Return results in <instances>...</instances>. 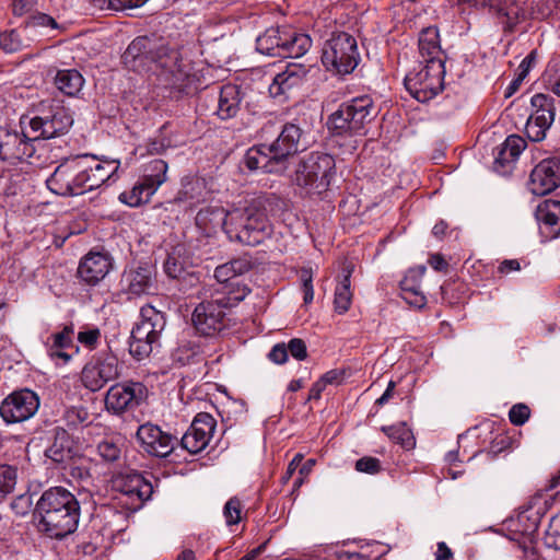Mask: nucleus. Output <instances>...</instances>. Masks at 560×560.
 <instances>
[{
    "instance_id": "f257e3e1",
    "label": "nucleus",
    "mask_w": 560,
    "mask_h": 560,
    "mask_svg": "<svg viewBox=\"0 0 560 560\" xmlns=\"http://www.w3.org/2000/svg\"><path fill=\"white\" fill-rule=\"evenodd\" d=\"M124 65L136 72H156L165 77V82L175 89H185L190 79V65L183 60L175 47L155 35L135 38L122 55Z\"/></svg>"
},
{
    "instance_id": "f03ea898",
    "label": "nucleus",
    "mask_w": 560,
    "mask_h": 560,
    "mask_svg": "<svg viewBox=\"0 0 560 560\" xmlns=\"http://www.w3.org/2000/svg\"><path fill=\"white\" fill-rule=\"evenodd\" d=\"M35 513L39 529L50 538L61 539L77 529L80 504L66 488L52 487L43 492Z\"/></svg>"
},
{
    "instance_id": "7ed1b4c3",
    "label": "nucleus",
    "mask_w": 560,
    "mask_h": 560,
    "mask_svg": "<svg viewBox=\"0 0 560 560\" xmlns=\"http://www.w3.org/2000/svg\"><path fill=\"white\" fill-rule=\"evenodd\" d=\"M376 116L377 109L372 97L362 95L342 103L328 117L327 126L343 152L353 153L366 135V126Z\"/></svg>"
},
{
    "instance_id": "20e7f679",
    "label": "nucleus",
    "mask_w": 560,
    "mask_h": 560,
    "mask_svg": "<svg viewBox=\"0 0 560 560\" xmlns=\"http://www.w3.org/2000/svg\"><path fill=\"white\" fill-rule=\"evenodd\" d=\"M307 147L304 131L295 124H285L270 144H258L247 150L244 163L250 171L282 173L287 161Z\"/></svg>"
},
{
    "instance_id": "39448f33",
    "label": "nucleus",
    "mask_w": 560,
    "mask_h": 560,
    "mask_svg": "<svg viewBox=\"0 0 560 560\" xmlns=\"http://www.w3.org/2000/svg\"><path fill=\"white\" fill-rule=\"evenodd\" d=\"M214 214L217 221L225 220L226 235L231 241L256 246L272 233V225L266 214L254 206L230 211L214 210Z\"/></svg>"
},
{
    "instance_id": "423d86ee",
    "label": "nucleus",
    "mask_w": 560,
    "mask_h": 560,
    "mask_svg": "<svg viewBox=\"0 0 560 560\" xmlns=\"http://www.w3.org/2000/svg\"><path fill=\"white\" fill-rule=\"evenodd\" d=\"M166 327V316L154 306L147 304L140 310L139 322L133 326L129 340L130 355L142 361L161 346V335Z\"/></svg>"
},
{
    "instance_id": "0eeeda50",
    "label": "nucleus",
    "mask_w": 560,
    "mask_h": 560,
    "mask_svg": "<svg viewBox=\"0 0 560 560\" xmlns=\"http://www.w3.org/2000/svg\"><path fill=\"white\" fill-rule=\"evenodd\" d=\"M336 175L335 159L327 153H311L298 164L294 183L307 194H320Z\"/></svg>"
},
{
    "instance_id": "6e6552de",
    "label": "nucleus",
    "mask_w": 560,
    "mask_h": 560,
    "mask_svg": "<svg viewBox=\"0 0 560 560\" xmlns=\"http://www.w3.org/2000/svg\"><path fill=\"white\" fill-rule=\"evenodd\" d=\"M320 60L334 74L351 73L360 61L357 39L346 32L334 33L323 46Z\"/></svg>"
},
{
    "instance_id": "1a4fd4ad",
    "label": "nucleus",
    "mask_w": 560,
    "mask_h": 560,
    "mask_svg": "<svg viewBox=\"0 0 560 560\" xmlns=\"http://www.w3.org/2000/svg\"><path fill=\"white\" fill-rule=\"evenodd\" d=\"M84 171L81 155L66 159L46 179L47 188L61 197L83 195L88 191Z\"/></svg>"
},
{
    "instance_id": "9d476101",
    "label": "nucleus",
    "mask_w": 560,
    "mask_h": 560,
    "mask_svg": "<svg viewBox=\"0 0 560 560\" xmlns=\"http://www.w3.org/2000/svg\"><path fill=\"white\" fill-rule=\"evenodd\" d=\"M445 67L443 60H434L405 78V86L410 95L421 103L435 97L444 86Z\"/></svg>"
},
{
    "instance_id": "9b49d317",
    "label": "nucleus",
    "mask_w": 560,
    "mask_h": 560,
    "mask_svg": "<svg viewBox=\"0 0 560 560\" xmlns=\"http://www.w3.org/2000/svg\"><path fill=\"white\" fill-rule=\"evenodd\" d=\"M121 365L118 358L112 352H101L91 358L83 366L81 382L83 386L97 392L107 383L119 377Z\"/></svg>"
},
{
    "instance_id": "f8f14e48",
    "label": "nucleus",
    "mask_w": 560,
    "mask_h": 560,
    "mask_svg": "<svg viewBox=\"0 0 560 560\" xmlns=\"http://www.w3.org/2000/svg\"><path fill=\"white\" fill-rule=\"evenodd\" d=\"M72 124L73 118L67 108L51 106L48 112L30 119L27 136L31 140L55 138L66 133Z\"/></svg>"
},
{
    "instance_id": "ddd939ff",
    "label": "nucleus",
    "mask_w": 560,
    "mask_h": 560,
    "mask_svg": "<svg viewBox=\"0 0 560 560\" xmlns=\"http://www.w3.org/2000/svg\"><path fill=\"white\" fill-rule=\"evenodd\" d=\"M39 408V397L31 389L11 393L0 404V416L8 424L24 422L35 416Z\"/></svg>"
},
{
    "instance_id": "4468645a",
    "label": "nucleus",
    "mask_w": 560,
    "mask_h": 560,
    "mask_svg": "<svg viewBox=\"0 0 560 560\" xmlns=\"http://www.w3.org/2000/svg\"><path fill=\"white\" fill-rule=\"evenodd\" d=\"M530 104L533 112L527 119L525 131L532 141L538 142L545 139L555 120L553 98L538 93L532 97Z\"/></svg>"
},
{
    "instance_id": "2eb2a0df",
    "label": "nucleus",
    "mask_w": 560,
    "mask_h": 560,
    "mask_svg": "<svg viewBox=\"0 0 560 560\" xmlns=\"http://www.w3.org/2000/svg\"><path fill=\"white\" fill-rule=\"evenodd\" d=\"M225 306L223 299L202 302L196 306L191 322L198 334L202 336H214L225 326Z\"/></svg>"
},
{
    "instance_id": "dca6fc26",
    "label": "nucleus",
    "mask_w": 560,
    "mask_h": 560,
    "mask_svg": "<svg viewBox=\"0 0 560 560\" xmlns=\"http://www.w3.org/2000/svg\"><path fill=\"white\" fill-rule=\"evenodd\" d=\"M147 394L140 382L119 383L109 387L105 397L106 409L114 413L133 409L139 406Z\"/></svg>"
},
{
    "instance_id": "f3484780",
    "label": "nucleus",
    "mask_w": 560,
    "mask_h": 560,
    "mask_svg": "<svg viewBox=\"0 0 560 560\" xmlns=\"http://www.w3.org/2000/svg\"><path fill=\"white\" fill-rule=\"evenodd\" d=\"M560 185V159L548 158L540 161L532 171L528 188L537 196L553 191Z\"/></svg>"
},
{
    "instance_id": "a211bd4d",
    "label": "nucleus",
    "mask_w": 560,
    "mask_h": 560,
    "mask_svg": "<svg viewBox=\"0 0 560 560\" xmlns=\"http://www.w3.org/2000/svg\"><path fill=\"white\" fill-rule=\"evenodd\" d=\"M215 429L214 418L206 412L198 413L180 440L183 448L197 454L206 448Z\"/></svg>"
},
{
    "instance_id": "6ab92c4d",
    "label": "nucleus",
    "mask_w": 560,
    "mask_h": 560,
    "mask_svg": "<svg viewBox=\"0 0 560 560\" xmlns=\"http://www.w3.org/2000/svg\"><path fill=\"white\" fill-rule=\"evenodd\" d=\"M137 440L147 453L156 457L168 456L177 442L176 438L163 432L152 423H145L138 428Z\"/></svg>"
},
{
    "instance_id": "aec40b11",
    "label": "nucleus",
    "mask_w": 560,
    "mask_h": 560,
    "mask_svg": "<svg viewBox=\"0 0 560 560\" xmlns=\"http://www.w3.org/2000/svg\"><path fill=\"white\" fill-rule=\"evenodd\" d=\"M27 130L22 135L0 127V161L14 163L33 155Z\"/></svg>"
},
{
    "instance_id": "412c9836",
    "label": "nucleus",
    "mask_w": 560,
    "mask_h": 560,
    "mask_svg": "<svg viewBox=\"0 0 560 560\" xmlns=\"http://www.w3.org/2000/svg\"><path fill=\"white\" fill-rule=\"evenodd\" d=\"M82 165L85 168L84 179L88 191L100 188L108 182L118 171L119 162L117 160L101 161L94 155H81Z\"/></svg>"
},
{
    "instance_id": "4be33fe9",
    "label": "nucleus",
    "mask_w": 560,
    "mask_h": 560,
    "mask_svg": "<svg viewBox=\"0 0 560 560\" xmlns=\"http://www.w3.org/2000/svg\"><path fill=\"white\" fill-rule=\"evenodd\" d=\"M116 487L126 498L125 504L131 510L140 509L153 493L152 485L138 474L116 480Z\"/></svg>"
},
{
    "instance_id": "5701e85b",
    "label": "nucleus",
    "mask_w": 560,
    "mask_h": 560,
    "mask_svg": "<svg viewBox=\"0 0 560 560\" xmlns=\"http://www.w3.org/2000/svg\"><path fill=\"white\" fill-rule=\"evenodd\" d=\"M112 258L106 253L90 252L80 260L79 278L89 285H96L112 269Z\"/></svg>"
},
{
    "instance_id": "b1692460",
    "label": "nucleus",
    "mask_w": 560,
    "mask_h": 560,
    "mask_svg": "<svg viewBox=\"0 0 560 560\" xmlns=\"http://www.w3.org/2000/svg\"><path fill=\"white\" fill-rule=\"evenodd\" d=\"M308 69L303 65L290 63L284 71L278 73L269 85V93L273 98L285 100L291 90L300 86Z\"/></svg>"
},
{
    "instance_id": "393cba45",
    "label": "nucleus",
    "mask_w": 560,
    "mask_h": 560,
    "mask_svg": "<svg viewBox=\"0 0 560 560\" xmlns=\"http://www.w3.org/2000/svg\"><path fill=\"white\" fill-rule=\"evenodd\" d=\"M535 215L544 241H551L560 235V201L544 200L538 205Z\"/></svg>"
},
{
    "instance_id": "a878e982",
    "label": "nucleus",
    "mask_w": 560,
    "mask_h": 560,
    "mask_svg": "<svg viewBox=\"0 0 560 560\" xmlns=\"http://www.w3.org/2000/svg\"><path fill=\"white\" fill-rule=\"evenodd\" d=\"M122 282L129 294L140 296L156 290L154 270L150 266H139L125 271Z\"/></svg>"
},
{
    "instance_id": "bb28decb",
    "label": "nucleus",
    "mask_w": 560,
    "mask_h": 560,
    "mask_svg": "<svg viewBox=\"0 0 560 560\" xmlns=\"http://www.w3.org/2000/svg\"><path fill=\"white\" fill-rule=\"evenodd\" d=\"M425 267L419 270H410L400 282L402 300L411 307L421 310L427 304V298L420 288V278L423 276Z\"/></svg>"
},
{
    "instance_id": "cd10ccee",
    "label": "nucleus",
    "mask_w": 560,
    "mask_h": 560,
    "mask_svg": "<svg viewBox=\"0 0 560 560\" xmlns=\"http://www.w3.org/2000/svg\"><path fill=\"white\" fill-rule=\"evenodd\" d=\"M73 328L71 326H65L59 332L52 334L46 343L48 355L52 359H60L63 363L71 360L72 353L67 350L74 349L78 352V347L72 342Z\"/></svg>"
},
{
    "instance_id": "c85d7f7f",
    "label": "nucleus",
    "mask_w": 560,
    "mask_h": 560,
    "mask_svg": "<svg viewBox=\"0 0 560 560\" xmlns=\"http://www.w3.org/2000/svg\"><path fill=\"white\" fill-rule=\"evenodd\" d=\"M282 56L289 58H300L305 55L312 46V39L308 35L298 33L291 27H282Z\"/></svg>"
},
{
    "instance_id": "c756f323",
    "label": "nucleus",
    "mask_w": 560,
    "mask_h": 560,
    "mask_svg": "<svg viewBox=\"0 0 560 560\" xmlns=\"http://www.w3.org/2000/svg\"><path fill=\"white\" fill-rule=\"evenodd\" d=\"M242 102L241 89L235 84H225L221 88L218 98L217 115L226 120L236 116Z\"/></svg>"
},
{
    "instance_id": "7c9ffc66",
    "label": "nucleus",
    "mask_w": 560,
    "mask_h": 560,
    "mask_svg": "<svg viewBox=\"0 0 560 560\" xmlns=\"http://www.w3.org/2000/svg\"><path fill=\"white\" fill-rule=\"evenodd\" d=\"M353 267L351 264H346L342 268L341 279L338 281L335 289L334 306L338 314H345L351 306L352 292L350 277Z\"/></svg>"
},
{
    "instance_id": "2f4dec72",
    "label": "nucleus",
    "mask_w": 560,
    "mask_h": 560,
    "mask_svg": "<svg viewBox=\"0 0 560 560\" xmlns=\"http://www.w3.org/2000/svg\"><path fill=\"white\" fill-rule=\"evenodd\" d=\"M419 52L425 65L432 63L434 60H443L441 58L442 50L440 46L439 32L435 27H428L420 33Z\"/></svg>"
},
{
    "instance_id": "473e14b6",
    "label": "nucleus",
    "mask_w": 560,
    "mask_h": 560,
    "mask_svg": "<svg viewBox=\"0 0 560 560\" xmlns=\"http://www.w3.org/2000/svg\"><path fill=\"white\" fill-rule=\"evenodd\" d=\"M72 440L65 430H57L52 444L47 448L46 455L55 463L66 464L73 457Z\"/></svg>"
},
{
    "instance_id": "72a5a7b5",
    "label": "nucleus",
    "mask_w": 560,
    "mask_h": 560,
    "mask_svg": "<svg viewBox=\"0 0 560 560\" xmlns=\"http://www.w3.org/2000/svg\"><path fill=\"white\" fill-rule=\"evenodd\" d=\"M526 148V141L516 135L509 136L501 144L495 156L497 166H509L514 163Z\"/></svg>"
},
{
    "instance_id": "f704fd0d",
    "label": "nucleus",
    "mask_w": 560,
    "mask_h": 560,
    "mask_svg": "<svg viewBox=\"0 0 560 560\" xmlns=\"http://www.w3.org/2000/svg\"><path fill=\"white\" fill-rule=\"evenodd\" d=\"M84 82L83 75L75 69L59 70L55 75L56 88L68 96H78Z\"/></svg>"
},
{
    "instance_id": "c9c22d12",
    "label": "nucleus",
    "mask_w": 560,
    "mask_h": 560,
    "mask_svg": "<svg viewBox=\"0 0 560 560\" xmlns=\"http://www.w3.org/2000/svg\"><path fill=\"white\" fill-rule=\"evenodd\" d=\"M282 27L269 28L256 40V49L262 55L282 56Z\"/></svg>"
},
{
    "instance_id": "e433bc0d",
    "label": "nucleus",
    "mask_w": 560,
    "mask_h": 560,
    "mask_svg": "<svg viewBox=\"0 0 560 560\" xmlns=\"http://www.w3.org/2000/svg\"><path fill=\"white\" fill-rule=\"evenodd\" d=\"M167 163L155 159L150 161L143 171L142 180L149 185V194H154L166 182Z\"/></svg>"
},
{
    "instance_id": "4c0bfd02",
    "label": "nucleus",
    "mask_w": 560,
    "mask_h": 560,
    "mask_svg": "<svg viewBox=\"0 0 560 560\" xmlns=\"http://www.w3.org/2000/svg\"><path fill=\"white\" fill-rule=\"evenodd\" d=\"M252 265L247 259H234L226 264L220 265L214 270V278L221 282H229L230 280L247 272Z\"/></svg>"
},
{
    "instance_id": "58836bf2",
    "label": "nucleus",
    "mask_w": 560,
    "mask_h": 560,
    "mask_svg": "<svg viewBox=\"0 0 560 560\" xmlns=\"http://www.w3.org/2000/svg\"><path fill=\"white\" fill-rule=\"evenodd\" d=\"M149 185L141 180L136 184L130 190L122 191L119 195V200L129 207H139L145 203L154 194H149Z\"/></svg>"
},
{
    "instance_id": "ea45409f",
    "label": "nucleus",
    "mask_w": 560,
    "mask_h": 560,
    "mask_svg": "<svg viewBox=\"0 0 560 560\" xmlns=\"http://www.w3.org/2000/svg\"><path fill=\"white\" fill-rule=\"evenodd\" d=\"M383 431L389 439L401 445L404 448H412L416 444L415 438L406 423L384 427Z\"/></svg>"
},
{
    "instance_id": "a19ab883",
    "label": "nucleus",
    "mask_w": 560,
    "mask_h": 560,
    "mask_svg": "<svg viewBox=\"0 0 560 560\" xmlns=\"http://www.w3.org/2000/svg\"><path fill=\"white\" fill-rule=\"evenodd\" d=\"M16 482V467L0 465V502L14 491Z\"/></svg>"
},
{
    "instance_id": "79ce46f5",
    "label": "nucleus",
    "mask_w": 560,
    "mask_h": 560,
    "mask_svg": "<svg viewBox=\"0 0 560 560\" xmlns=\"http://www.w3.org/2000/svg\"><path fill=\"white\" fill-rule=\"evenodd\" d=\"M214 210H224L219 206H210L203 209H200L196 215V223L202 229H208L210 226H222L224 232L226 233V224L225 220L217 221V217L214 214Z\"/></svg>"
},
{
    "instance_id": "37998d69",
    "label": "nucleus",
    "mask_w": 560,
    "mask_h": 560,
    "mask_svg": "<svg viewBox=\"0 0 560 560\" xmlns=\"http://www.w3.org/2000/svg\"><path fill=\"white\" fill-rule=\"evenodd\" d=\"M165 273L173 279L180 278L185 272V261L179 259V249H174L168 254L164 262Z\"/></svg>"
},
{
    "instance_id": "c03bdc74",
    "label": "nucleus",
    "mask_w": 560,
    "mask_h": 560,
    "mask_svg": "<svg viewBox=\"0 0 560 560\" xmlns=\"http://www.w3.org/2000/svg\"><path fill=\"white\" fill-rule=\"evenodd\" d=\"M243 504L236 498H231L223 508V516L228 526L236 525L242 521Z\"/></svg>"
},
{
    "instance_id": "a18cd8bd",
    "label": "nucleus",
    "mask_w": 560,
    "mask_h": 560,
    "mask_svg": "<svg viewBox=\"0 0 560 560\" xmlns=\"http://www.w3.org/2000/svg\"><path fill=\"white\" fill-rule=\"evenodd\" d=\"M205 190V184L200 179H196L184 187L183 195L184 200L190 205H197L206 201V196L202 195Z\"/></svg>"
},
{
    "instance_id": "49530a36",
    "label": "nucleus",
    "mask_w": 560,
    "mask_h": 560,
    "mask_svg": "<svg viewBox=\"0 0 560 560\" xmlns=\"http://www.w3.org/2000/svg\"><path fill=\"white\" fill-rule=\"evenodd\" d=\"M98 455L108 463L115 462L120 457V447L113 441L104 440L97 444Z\"/></svg>"
},
{
    "instance_id": "de8ad7c7",
    "label": "nucleus",
    "mask_w": 560,
    "mask_h": 560,
    "mask_svg": "<svg viewBox=\"0 0 560 560\" xmlns=\"http://www.w3.org/2000/svg\"><path fill=\"white\" fill-rule=\"evenodd\" d=\"M542 81L550 91L560 96V68L556 65L548 66L542 75Z\"/></svg>"
},
{
    "instance_id": "09e8293b",
    "label": "nucleus",
    "mask_w": 560,
    "mask_h": 560,
    "mask_svg": "<svg viewBox=\"0 0 560 560\" xmlns=\"http://www.w3.org/2000/svg\"><path fill=\"white\" fill-rule=\"evenodd\" d=\"M0 46L5 52H15L22 48L21 36L16 31L5 32L0 35Z\"/></svg>"
},
{
    "instance_id": "8fccbe9b",
    "label": "nucleus",
    "mask_w": 560,
    "mask_h": 560,
    "mask_svg": "<svg viewBox=\"0 0 560 560\" xmlns=\"http://www.w3.org/2000/svg\"><path fill=\"white\" fill-rule=\"evenodd\" d=\"M546 534L547 545L560 549V513L550 520Z\"/></svg>"
},
{
    "instance_id": "3c124183",
    "label": "nucleus",
    "mask_w": 560,
    "mask_h": 560,
    "mask_svg": "<svg viewBox=\"0 0 560 560\" xmlns=\"http://www.w3.org/2000/svg\"><path fill=\"white\" fill-rule=\"evenodd\" d=\"M89 419L88 411L82 407H71L65 412V420L69 427H78L85 423Z\"/></svg>"
},
{
    "instance_id": "603ef678",
    "label": "nucleus",
    "mask_w": 560,
    "mask_h": 560,
    "mask_svg": "<svg viewBox=\"0 0 560 560\" xmlns=\"http://www.w3.org/2000/svg\"><path fill=\"white\" fill-rule=\"evenodd\" d=\"M300 279L302 281V291L304 293V296H303L304 303L308 304L314 299L312 269L302 268L300 271Z\"/></svg>"
},
{
    "instance_id": "864d4df0",
    "label": "nucleus",
    "mask_w": 560,
    "mask_h": 560,
    "mask_svg": "<svg viewBox=\"0 0 560 560\" xmlns=\"http://www.w3.org/2000/svg\"><path fill=\"white\" fill-rule=\"evenodd\" d=\"M359 472L375 475L381 471V462L376 457L364 456L355 462Z\"/></svg>"
},
{
    "instance_id": "5fc2aeb1",
    "label": "nucleus",
    "mask_w": 560,
    "mask_h": 560,
    "mask_svg": "<svg viewBox=\"0 0 560 560\" xmlns=\"http://www.w3.org/2000/svg\"><path fill=\"white\" fill-rule=\"evenodd\" d=\"M530 415V410L526 405L517 404L514 405L509 412V419L514 425L524 424Z\"/></svg>"
},
{
    "instance_id": "6e6d98bb",
    "label": "nucleus",
    "mask_w": 560,
    "mask_h": 560,
    "mask_svg": "<svg viewBox=\"0 0 560 560\" xmlns=\"http://www.w3.org/2000/svg\"><path fill=\"white\" fill-rule=\"evenodd\" d=\"M100 338L101 331L98 328H91L78 334V341L91 350L96 348Z\"/></svg>"
},
{
    "instance_id": "4d7b16f0",
    "label": "nucleus",
    "mask_w": 560,
    "mask_h": 560,
    "mask_svg": "<svg viewBox=\"0 0 560 560\" xmlns=\"http://www.w3.org/2000/svg\"><path fill=\"white\" fill-rule=\"evenodd\" d=\"M26 26L28 27H36V26H43V27H50L52 30H56L58 27L57 22L51 16L45 14V13H37L34 15H31L28 21L26 22Z\"/></svg>"
},
{
    "instance_id": "13d9d810",
    "label": "nucleus",
    "mask_w": 560,
    "mask_h": 560,
    "mask_svg": "<svg viewBox=\"0 0 560 560\" xmlns=\"http://www.w3.org/2000/svg\"><path fill=\"white\" fill-rule=\"evenodd\" d=\"M535 61L536 52L532 51L520 63L516 72V78L514 79V83L522 82L527 77Z\"/></svg>"
},
{
    "instance_id": "bf43d9fd",
    "label": "nucleus",
    "mask_w": 560,
    "mask_h": 560,
    "mask_svg": "<svg viewBox=\"0 0 560 560\" xmlns=\"http://www.w3.org/2000/svg\"><path fill=\"white\" fill-rule=\"evenodd\" d=\"M288 353H290L296 360H304L307 357L306 345L302 339H292L289 341Z\"/></svg>"
},
{
    "instance_id": "052dcab7",
    "label": "nucleus",
    "mask_w": 560,
    "mask_h": 560,
    "mask_svg": "<svg viewBox=\"0 0 560 560\" xmlns=\"http://www.w3.org/2000/svg\"><path fill=\"white\" fill-rule=\"evenodd\" d=\"M553 9L560 11V1L555 4L553 0H541L537 3V13L541 19L548 18L553 13Z\"/></svg>"
},
{
    "instance_id": "680f3d73",
    "label": "nucleus",
    "mask_w": 560,
    "mask_h": 560,
    "mask_svg": "<svg viewBox=\"0 0 560 560\" xmlns=\"http://www.w3.org/2000/svg\"><path fill=\"white\" fill-rule=\"evenodd\" d=\"M36 0H13L12 10L14 15L22 16L32 11Z\"/></svg>"
},
{
    "instance_id": "e2e57ef3",
    "label": "nucleus",
    "mask_w": 560,
    "mask_h": 560,
    "mask_svg": "<svg viewBox=\"0 0 560 560\" xmlns=\"http://www.w3.org/2000/svg\"><path fill=\"white\" fill-rule=\"evenodd\" d=\"M269 359L277 364L284 363L288 359L287 347L281 343L276 345L269 352Z\"/></svg>"
},
{
    "instance_id": "0e129e2a",
    "label": "nucleus",
    "mask_w": 560,
    "mask_h": 560,
    "mask_svg": "<svg viewBox=\"0 0 560 560\" xmlns=\"http://www.w3.org/2000/svg\"><path fill=\"white\" fill-rule=\"evenodd\" d=\"M342 376L343 372L339 370H330L320 377V381L324 382L325 386L328 384H339L342 380Z\"/></svg>"
},
{
    "instance_id": "69168bd1",
    "label": "nucleus",
    "mask_w": 560,
    "mask_h": 560,
    "mask_svg": "<svg viewBox=\"0 0 560 560\" xmlns=\"http://www.w3.org/2000/svg\"><path fill=\"white\" fill-rule=\"evenodd\" d=\"M302 460H303V455L302 454H296L292 460L289 463L288 465V468H287V471H285V475L282 477L283 481L287 482L291 477L292 475L294 474V471L300 467V465L302 464Z\"/></svg>"
},
{
    "instance_id": "338daca9",
    "label": "nucleus",
    "mask_w": 560,
    "mask_h": 560,
    "mask_svg": "<svg viewBox=\"0 0 560 560\" xmlns=\"http://www.w3.org/2000/svg\"><path fill=\"white\" fill-rule=\"evenodd\" d=\"M71 476L84 482L91 479V474L89 469L81 466H73L71 468Z\"/></svg>"
},
{
    "instance_id": "774afa93",
    "label": "nucleus",
    "mask_w": 560,
    "mask_h": 560,
    "mask_svg": "<svg viewBox=\"0 0 560 560\" xmlns=\"http://www.w3.org/2000/svg\"><path fill=\"white\" fill-rule=\"evenodd\" d=\"M521 266L516 259H508L500 264L499 271L501 273H509L510 271L520 270Z\"/></svg>"
}]
</instances>
